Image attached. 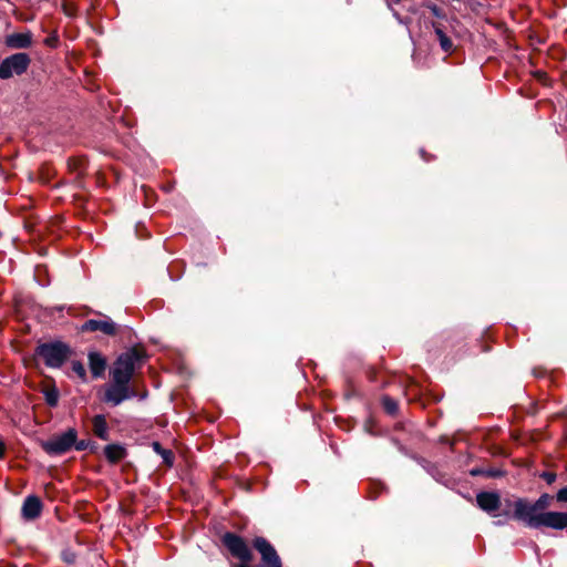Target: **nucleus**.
I'll return each mask as SVG.
<instances>
[{
	"instance_id": "f257e3e1",
	"label": "nucleus",
	"mask_w": 567,
	"mask_h": 567,
	"mask_svg": "<svg viewBox=\"0 0 567 567\" xmlns=\"http://www.w3.org/2000/svg\"><path fill=\"white\" fill-rule=\"evenodd\" d=\"M141 357L136 350H128L122 353L114 362L111 370V378L115 382H123L130 384L136 363Z\"/></svg>"
},
{
	"instance_id": "f03ea898",
	"label": "nucleus",
	"mask_w": 567,
	"mask_h": 567,
	"mask_svg": "<svg viewBox=\"0 0 567 567\" xmlns=\"http://www.w3.org/2000/svg\"><path fill=\"white\" fill-rule=\"evenodd\" d=\"M76 436V430L71 427L61 434L53 435L51 439L41 442V447L49 455H62L73 447Z\"/></svg>"
},
{
	"instance_id": "7ed1b4c3",
	"label": "nucleus",
	"mask_w": 567,
	"mask_h": 567,
	"mask_svg": "<svg viewBox=\"0 0 567 567\" xmlns=\"http://www.w3.org/2000/svg\"><path fill=\"white\" fill-rule=\"evenodd\" d=\"M39 355L50 368H60L71 355V349L62 342L44 343L38 348Z\"/></svg>"
},
{
	"instance_id": "20e7f679",
	"label": "nucleus",
	"mask_w": 567,
	"mask_h": 567,
	"mask_svg": "<svg viewBox=\"0 0 567 567\" xmlns=\"http://www.w3.org/2000/svg\"><path fill=\"white\" fill-rule=\"evenodd\" d=\"M514 513L513 517L523 522L529 528H538L539 513L534 503L527 498H517L512 504Z\"/></svg>"
},
{
	"instance_id": "39448f33",
	"label": "nucleus",
	"mask_w": 567,
	"mask_h": 567,
	"mask_svg": "<svg viewBox=\"0 0 567 567\" xmlns=\"http://www.w3.org/2000/svg\"><path fill=\"white\" fill-rule=\"evenodd\" d=\"M30 58L27 53H16L6 58L0 63V79H9L12 75H20L27 71Z\"/></svg>"
},
{
	"instance_id": "423d86ee",
	"label": "nucleus",
	"mask_w": 567,
	"mask_h": 567,
	"mask_svg": "<svg viewBox=\"0 0 567 567\" xmlns=\"http://www.w3.org/2000/svg\"><path fill=\"white\" fill-rule=\"evenodd\" d=\"M223 544L234 557L240 559L243 563L251 561L252 553L247 543L240 536L233 533H226L223 536Z\"/></svg>"
},
{
	"instance_id": "0eeeda50",
	"label": "nucleus",
	"mask_w": 567,
	"mask_h": 567,
	"mask_svg": "<svg viewBox=\"0 0 567 567\" xmlns=\"http://www.w3.org/2000/svg\"><path fill=\"white\" fill-rule=\"evenodd\" d=\"M134 395L135 392L130 388V384L112 380V382L105 386L103 401L113 405H118Z\"/></svg>"
},
{
	"instance_id": "6e6552de",
	"label": "nucleus",
	"mask_w": 567,
	"mask_h": 567,
	"mask_svg": "<svg viewBox=\"0 0 567 567\" xmlns=\"http://www.w3.org/2000/svg\"><path fill=\"white\" fill-rule=\"evenodd\" d=\"M252 545L260 554L265 567H282L281 559L276 549L266 538L256 537Z\"/></svg>"
},
{
	"instance_id": "1a4fd4ad",
	"label": "nucleus",
	"mask_w": 567,
	"mask_h": 567,
	"mask_svg": "<svg viewBox=\"0 0 567 567\" xmlns=\"http://www.w3.org/2000/svg\"><path fill=\"white\" fill-rule=\"evenodd\" d=\"M539 527H548L561 530L567 527V513L563 512H543L539 513Z\"/></svg>"
},
{
	"instance_id": "9d476101",
	"label": "nucleus",
	"mask_w": 567,
	"mask_h": 567,
	"mask_svg": "<svg viewBox=\"0 0 567 567\" xmlns=\"http://www.w3.org/2000/svg\"><path fill=\"white\" fill-rule=\"evenodd\" d=\"M81 329L82 331L91 332L101 331L106 336H114L117 332L116 323L107 317L101 320L90 319L83 323Z\"/></svg>"
},
{
	"instance_id": "9b49d317",
	"label": "nucleus",
	"mask_w": 567,
	"mask_h": 567,
	"mask_svg": "<svg viewBox=\"0 0 567 567\" xmlns=\"http://www.w3.org/2000/svg\"><path fill=\"white\" fill-rule=\"evenodd\" d=\"M476 502L481 509L496 516V512L501 506V497L495 492H481L476 495Z\"/></svg>"
},
{
	"instance_id": "f8f14e48",
	"label": "nucleus",
	"mask_w": 567,
	"mask_h": 567,
	"mask_svg": "<svg viewBox=\"0 0 567 567\" xmlns=\"http://www.w3.org/2000/svg\"><path fill=\"white\" fill-rule=\"evenodd\" d=\"M42 512V503L39 497L34 495L28 496L22 505L23 518L31 520L40 516Z\"/></svg>"
},
{
	"instance_id": "ddd939ff",
	"label": "nucleus",
	"mask_w": 567,
	"mask_h": 567,
	"mask_svg": "<svg viewBox=\"0 0 567 567\" xmlns=\"http://www.w3.org/2000/svg\"><path fill=\"white\" fill-rule=\"evenodd\" d=\"M89 367L94 378H100L104 374L106 369L105 358L95 351L89 353Z\"/></svg>"
},
{
	"instance_id": "4468645a",
	"label": "nucleus",
	"mask_w": 567,
	"mask_h": 567,
	"mask_svg": "<svg viewBox=\"0 0 567 567\" xmlns=\"http://www.w3.org/2000/svg\"><path fill=\"white\" fill-rule=\"evenodd\" d=\"M94 434L102 439H109V426L104 415H95L92 420Z\"/></svg>"
},
{
	"instance_id": "2eb2a0df",
	"label": "nucleus",
	"mask_w": 567,
	"mask_h": 567,
	"mask_svg": "<svg viewBox=\"0 0 567 567\" xmlns=\"http://www.w3.org/2000/svg\"><path fill=\"white\" fill-rule=\"evenodd\" d=\"M32 43L30 33H17L8 39V45L17 49L29 48Z\"/></svg>"
},
{
	"instance_id": "dca6fc26",
	"label": "nucleus",
	"mask_w": 567,
	"mask_h": 567,
	"mask_svg": "<svg viewBox=\"0 0 567 567\" xmlns=\"http://www.w3.org/2000/svg\"><path fill=\"white\" fill-rule=\"evenodd\" d=\"M104 454L107 461L116 463L125 456V449L121 445L111 444L105 446Z\"/></svg>"
},
{
	"instance_id": "f3484780",
	"label": "nucleus",
	"mask_w": 567,
	"mask_h": 567,
	"mask_svg": "<svg viewBox=\"0 0 567 567\" xmlns=\"http://www.w3.org/2000/svg\"><path fill=\"white\" fill-rule=\"evenodd\" d=\"M435 34L437 35L442 50L445 52L451 51L453 43L451 39L443 32V30L439 27H435Z\"/></svg>"
},
{
	"instance_id": "a211bd4d",
	"label": "nucleus",
	"mask_w": 567,
	"mask_h": 567,
	"mask_svg": "<svg viewBox=\"0 0 567 567\" xmlns=\"http://www.w3.org/2000/svg\"><path fill=\"white\" fill-rule=\"evenodd\" d=\"M553 501V496L545 493L539 496V498L534 503L538 513H543L542 511H545L547 507L550 506Z\"/></svg>"
},
{
	"instance_id": "6ab92c4d",
	"label": "nucleus",
	"mask_w": 567,
	"mask_h": 567,
	"mask_svg": "<svg viewBox=\"0 0 567 567\" xmlns=\"http://www.w3.org/2000/svg\"><path fill=\"white\" fill-rule=\"evenodd\" d=\"M45 401L49 405L55 406L59 401V393L56 390H49L45 392Z\"/></svg>"
},
{
	"instance_id": "aec40b11",
	"label": "nucleus",
	"mask_w": 567,
	"mask_h": 567,
	"mask_svg": "<svg viewBox=\"0 0 567 567\" xmlns=\"http://www.w3.org/2000/svg\"><path fill=\"white\" fill-rule=\"evenodd\" d=\"M382 402H383V406L386 410V412H389L390 414H393L396 412L398 404L394 400H392L389 396H385V398H383Z\"/></svg>"
},
{
	"instance_id": "412c9836",
	"label": "nucleus",
	"mask_w": 567,
	"mask_h": 567,
	"mask_svg": "<svg viewBox=\"0 0 567 567\" xmlns=\"http://www.w3.org/2000/svg\"><path fill=\"white\" fill-rule=\"evenodd\" d=\"M72 370L82 379L85 380L86 371L84 365L80 361H74L72 363Z\"/></svg>"
},
{
	"instance_id": "4be33fe9",
	"label": "nucleus",
	"mask_w": 567,
	"mask_h": 567,
	"mask_svg": "<svg viewBox=\"0 0 567 567\" xmlns=\"http://www.w3.org/2000/svg\"><path fill=\"white\" fill-rule=\"evenodd\" d=\"M90 445V442L89 441H85V440H80L78 441V437L75 439V444L73 445V447L76 450V451H84L89 447Z\"/></svg>"
},
{
	"instance_id": "5701e85b",
	"label": "nucleus",
	"mask_w": 567,
	"mask_h": 567,
	"mask_svg": "<svg viewBox=\"0 0 567 567\" xmlns=\"http://www.w3.org/2000/svg\"><path fill=\"white\" fill-rule=\"evenodd\" d=\"M556 499L559 503H567V486L563 487L558 491L556 495Z\"/></svg>"
},
{
	"instance_id": "b1692460",
	"label": "nucleus",
	"mask_w": 567,
	"mask_h": 567,
	"mask_svg": "<svg viewBox=\"0 0 567 567\" xmlns=\"http://www.w3.org/2000/svg\"><path fill=\"white\" fill-rule=\"evenodd\" d=\"M161 456L163 457V461L167 465H172L173 464L174 456H173V454H172V452L169 450L163 451V454Z\"/></svg>"
},
{
	"instance_id": "393cba45",
	"label": "nucleus",
	"mask_w": 567,
	"mask_h": 567,
	"mask_svg": "<svg viewBox=\"0 0 567 567\" xmlns=\"http://www.w3.org/2000/svg\"><path fill=\"white\" fill-rule=\"evenodd\" d=\"M502 472L498 471V470H488V471H485V476L487 477H498V476H502Z\"/></svg>"
},
{
	"instance_id": "a878e982",
	"label": "nucleus",
	"mask_w": 567,
	"mask_h": 567,
	"mask_svg": "<svg viewBox=\"0 0 567 567\" xmlns=\"http://www.w3.org/2000/svg\"><path fill=\"white\" fill-rule=\"evenodd\" d=\"M543 477L548 484H551L556 480V475L554 473H544Z\"/></svg>"
},
{
	"instance_id": "bb28decb",
	"label": "nucleus",
	"mask_w": 567,
	"mask_h": 567,
	"mask_svg": "<svg viewBox=\"0 0 567 567\" xmlns=\"http://www.w3.org/2000/svg\"><path fill=\"white\" fill-rule=\"evenodd\" d=\"M429 8L431 9V11H432V13H433L434 16H436V17H439V18H441V17H442V11H441V9H440L437 6L432 4V6H430Z\"/></svg>"
},
{
	"instance_id": "cd10ccee",
	"label": "nucleus",
	"mask_w": 567,
	"mask_h": 567,
	"mask_svg": "<svg viewBox=\"0 0 567 567\" xmlns=\"http://www.w3.org/2000/svg\"><path fill=\"white\" fill-rule=\"evenodd\" d=\"M471 475H472V476L485 475V471H484V470H480V468H473V470L471 471Z\"/></svg>"
},
{
	"instance_id": "c85d7f7f",
	"label": "nucleus",
	"mask_w": 567,
	"mask_h": 567,
	"mask_svg": "<svg viewBox=\"0 0 567 567\" xmlns=\"http://www.w3.org/2000/svg\"><path fill=\"white\" fill-rule=\"evenodd\" d=\"M152 446L156 453H158L162 450V446L158 442H153Z\"/></svg>"
},
{
	"instance_id": "c756f323",
	"label": "nucleus",
	"mask_w": 567,
	"mask_h": 567,
	"mask_svg": "<svg viewBox=\"0 0 567 567\" xmlns=\"http://www.w3.org/2000/svg\"><path fill=\"white\" fill-rule=\"evenodd\" d=\"M4 454V444L2 442V440L0 439V458L3 456Z\"/></svg>"
},
{
	"instance_id": "7c9ffc66",
	"label": "nucleus",
	"mask_w": 567,
	"mask_h": 567,
	"mask_svg": "<svg viewBox=\"0 0 567 567\" xmlns=\"http://www.w3.org/2000/svg\"><path fill=\"white\" fill-rule=\"evenodd\" d=\"M163 451H166V450L162 447V450L158 452V454L162 455Z\"/></svg>"
}]
</instances>
